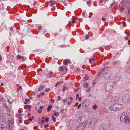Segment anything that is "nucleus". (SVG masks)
Instances as JSON below:
<instances>
[{"mask_svg":"<svg viewBox=\"0 0 130 130\" xmlns=\"http://www.w3.org/2000/svg\"><path fill=\"white\" fill-rule=\"evenodd\" d=\"M61 99V97L60 96H58V101H59Z\"/></svg>","mask_w":130,"mask_h":130,"instance_id":"49530a36","label":"nucleus"},{"mask_svg":"<svg viewBox=\"0 0 130 130\" xmlns=\"http://www.w3.org/2000/svg\"><path fill=\"white\" fill-rule=\"evenodd\" d=\"M39 108H40V109H41V110H42L43 109V107L42 106H40V107Z\"/></svg>","mask_w":130,"mask_h":130,"instance_id":"69168bd1","label":"nucleus"},{"mask_svg":"<svg viewBox=\"0 0 130 130\" xmlns=\"http://www.w3.org/2000/svg\"><path fill=\"white\" fill-rule=\"evenodd\" d=\"M116 5V4L115 3H113L110 5V7L111 8H114Z\"/></svg>","mask_w":130,"mask_h":130,"instance_id":"c756f323","label":"nucleus"},{"mask_svg":"<svg viewBox=\"0 0 130 130\" xmlns=\"http://www.w3.org/2000/svg\"><path fill=\"white\" fill-rule=\"evenodd\" d=\"M128 0H123L122 2V3L123 6L125 5L127 3Z\"/></svg>","mask_w":130,"mask_h":130,"instance_id":"aec40b11","label":"nucleus"},{"mask_svg":"<svg viewBox=\"0 0 130 130\" xmlns=\"http://www.w3.org/2000/svg\"><path fill=\"white\" fill-rule=\"evenodd\" d=\"M3 106L4 108H5V109H8V108H9V107H8L6 103H3Z\"/></svg>","mask_w":130,"mask_h":130,"instance_id":"f3484780","label":"nucleus"},{"mask_svg":"<svg viewBox=\"0 0 130 130\" xmlns=\"http://www.w3.org/2000/svg\"><path fill=\"white\" fill-rule=\"evenodd\" d=\"M53 74V73L52 71L49 72L47 74V76L46 77L48 76V77L49 78H51L52 77V75Z\"/></svg>","mask_w":130,"mask_h":130,"instance_id":"dca6fc26","label":"nucleus"},{"mask_svg":"<svg viewBox=\"0 0 130 130\" xmlns=\"http://www.w3.org/2000/svg\"><path fill=\"white\" fill-rule=\"evenodd\" d=\"M7 125L4 121L0 122V130H7Z\"/></svg>","mask_w":130,"mask_h":130,"instance_id":"20e7f679","label":"nucleus"},{"mask_svg":"<svg viewBox=\"0 0 130 130\" xmlns=\"http://www.w3.org/2000/svg\"><path fill=\"white\" fill-rule=\"evenodd\" d=\"M129 99V95L127 94L124 95L122 96L121 101L123 103H126L128 101Z\"/></svg>","mask_w":130,"mask_h":130,"instance_id":"39448f33","label":"nucleus"},{"mask_svg":"<svg viewBox=\"0 0 130 130\" xmlns=\"http://www.w3.org/2000/svg\"><path fill=\"white\" fill-rule=\"evenodd\" d=\"M127 21L129 22H130V18L128 19H127Z\"/></svg>","mask_w":130,"mask_h":130,"instance_id":"0e129e2a","label":"nucleus"},{"mask_svg":"<svg viewBox=\"0 0 130 130\" xmlns=\"http://www.w3.org/2000/svg\"><path fill=\"white\" fill-rule=\"evenodd\" d=\"M106 88L105 90L107 92L110 91L115 86L114 83L111 82H106L105 83Z\"/></svg>","mask_w":130,"mask_h":130,"instance_id":"f257e3e1","label":"nucleus"},{"mask_svg":"<svg viewBox=\"0 0 130 130\" xmlns=\"http://www.w3.org/2000/svg\"><path fill=\"white\" fill-rule=\"evenodd\" d=\"M38 28L39 30H40L42 29V27L41 26H38Z\"/></svg>","mask_w":130,"mask_h":130,"instance_id":"ea45409f","label":"nucleus"},{"mask_svg":"<svg viewBox=\"0 0 130 130\" xmlns=\"http://www.w3.org/2000/svg\"><path fill=\"white\" fill-rule=\"evenodd\" d=\"M48 127V125L47 124V125H45L44 126V127L45 128H47V127Z\"/></svg>","mask_w":130,"mask_h":130,"instance_id":"6e6d98bb","label":"nucleus"},{"mask_svg":"<svg viewBox=\"0 0 130 130\" xmlns=\"http://www.w3.org/2000/svg\"><path fill=\"white\" fill-rule=\"evenodd\" d=\"M30 101V100L29 99H26L25 100V101H27L28 102V101Z\"/></svg>","mask_w":130,"mask_h":130,"instance_id":"a18cd8bd","label":"nucleus"},{"mask_svg":"<svg viewBox=\"0 0 130 130\" xmlns=\"http://www.w3.org/2000/svg\"><path fill=\"white\" fill-rule=\"evenodd\" d=\"M90 103V101L88 99H86L83 101L82 103V106L85 108L89 106Z\"/></svg>","mask_w":130,"mask_h":130,"instance_id":"423d86ee","label":"nucleus"},{"mask_svg":"<svg viewBox=\"0 0 130 130\" xmlns=\"http://www.w3.org/2000/svg\"><path fill=\"white\" fill-rule=\"evenodd\" d=\"M108 0H100L99 1V3L100 4H101L103 2L107 1Z\"/></svg>","mask_w":130,"mask_h":130,"instance_id":"2f4dec72","label":"nucleus"},{"mask_svg":"<svg viewBox=\"0 0 130 130\" xmlns=\"http://www.w3.org/2000/svg\"><path fill=\"white\" fill-rule=\"evenodd\" d=\"M43 86H40L38 89V91H41L43 89Z\"/></svg>","mask_w":130,"mask_h":130,"instance_id":"bb28decb","label":"nucleus"},{"mask_svg":"<svg viewBox=\"0 0 130 130\" xmlns=\"http://www.w3.org/2000/svg\"><path fill=\"white\" fill-rule=\"evenodd\" d=\"M65 88H66L65 86H64L63 87V89L62 90V91L63 92H64L65 91Z\"/></svg>","mask_w":130,"mask_h":130,"instance_id":"79ce46f5","label":"nucleus"},{"mask_svg":"<svg viewBox=\"0 0 130 130\" xmlns=\"http://www.w3.org/2000/svg\"><path fill=\"white\" fill-rule=\"evenodd\" d=\"M124 121L125 123L126 124L129 123H130V119L128 117V116H127L126 117Z\"/></svg>","mask_w":130,"mask_h":130,"instance_id":"4468645a","label":"nucleus"},{"mask_svg":"<svg viewBox=\"0 0 130 130\" xmlns=\"http://www.w3.org/2000/svg\"><path fill=\"white\" fill-rule=\"evenodd\" d=\"M88 84L87 82L84 85V88H87L88 87Z\"/></svg>","mask_w":130,"mask_h":130,"instance_id":"7c9ffc66","label":"nucleus"},{"mask_svg":"<svg viewBox=\"0 0 130 130\" xmlns=\"http://www.w3.org/2000/svg\"><path fill=\"white\" fill-rule=\"evenodd\" d=\"M54 115L55 116H59V114L58 112L55 111L53 113Z\"/></svg>","mask_w":130,"mask_h":130,"instance_id":"5701e85b","label":"nucleus"},{"mask_svg":"<svg viewBox=\"0 0 130 130\" xmlns=\"http://www.w3.org/2000/svg\"><path fill=\"white\" fill-rule=\"evenodd\" d=\"M85 118L84 117H80L79 119H78V122L79 123H82L83 122L85 121Z\"/></svg>","mask_w":130,"mask_h":130,"instance_id":"2eb2a0df","label":"nucleus"},{"mask_svg":"<svg viewBox=\"0 0 130 130\" xmlns=\"http://www.w3.org/2000/svg\"><path fill=\"white\" fill-rule=\"evenodd\" d=\"M78 103L77 102V103H76L75 105H74V106H77L78 105Z\"/></svg>","mask_w":130,"mask_h":130,"instance_id":"680f3d73","label":"nucleus"},{"mask_svg":"<svg viewBox=\"0 0 130 130\" xmlns=\"http://www.w3.org/2000/svg\"><path fill=\"white\" fill-rule=\"evenodd\" d=\"M49 118L48 117H46L45 118V121L47 122H48Z\"/></svg>","mask_w":130,"mask_h":130,"instance_id":"4c0bfd02","label":"nucleus"},{"mask_svg":"<svg viewBox=\"0 0 130 130\" xmlns=\"http://www.w3.org/2000/svg\"><path fill=\"white\" fill-rule=\"evenodd\" d=\"M42 111V110L41 109H38V112L39 113H41V112Z\"/></svg>","mask_w":130,"mask_h":130,"instance_id":"58836bf2","label":"nucleus"},{"mask_svg":"<svg viewBox=\"0 0 130 130\" xmlns=\"http://www.w3.org/2000/svg\"><path fill=\"white\" fill-rule=\"evenodd\" d=\"M63 82L62 81H60L57 82L55 85V87H56L58 85H60L63 83Z\"/></svg>","mask_w":130,"mask_h":130,"instance_id":"6ab92c4d","label":"nucleus"},{"mask_svg":"<svg viewBox=\"0 0 130 130\" xmlns=\"http://www.w3.org/2000/svg\"><path fill=\"white\" fill-rule=\"evenodd\" d=\"M128 72L130 74V67L129 68V69L127 70Z\"/></svg>","mask_w":130,"mask_h":130,"instance_id":"864d4df0","label":"nucleus"},{"mask_svg":"<svg viewBox=\"0 0 130 130\" xmlns=\"http://www.w3.org/2000/svg\"><path fill=\"white\" fill-rule=\"evenodd\" d=\"M102 20L103 21H106V19L105 18H104L103 17H102Z\"/></svg>","mask_w":130,"mask_h":130,"instance_id":"37998d69","label":"nucleus"},{"mask_svg":"<svg viewBox=\"0 0 130 130\" xmlns=\"http://www.w3.org/2000/svg\"><path fill=\"white\" fill-rule=\"evenodd\" d=\"M31 105H25L24 107V108L25 109H27V108H31Z\"/></svg>","mask_w":130,"mask_h":130,"instance_id":"b1692460","label":"nucleus"},{"mask_svg":"<svg viewBox=\"0 0 130 130\" xmlns=\"http://www.w3.org/2000/svg\"><path fill=\"white\" fill-rule=\"evenodd\" d=\"M19 122L20 123H22V118L21 117L19 116Z\"/></svg>","mask_w":130,"mask_h":130,"instance_id":"cd10ccee","label":"nucleus"},{"mask_svg":"<svg viewBox=\"0 0 130 130\" xmlns=\"http://www.w3.org/2000/svg\"><path fill=\"white\" fill-rule=\"evenodd\" d=\"M89 123L88 125V127H92L94 125L95 123L96 122L97 120L95 118L92 119L90 121H88Z\"/></svg>","mask_w":130,"mask_h":130,"instance_id":"1a4fd4ad","label":"nucleus"},{"mask_svg":"<svg viewBox=\"0 0 130 130\" xmlns=\"http://www.w3.org/2000/svg\"><path fill=\"white\" fill-rule=\"evenodd\" d=\"M78 96H79V94H77L76 95V99H78Z\"/></svg>","mask_w":130,"mask_h":130,"instance_id":"052dcab7","label":"nucleus"},{"mask_svg":"<svg viewBox=\"0 0 130 130\" xmlns=\"http://www.w3.org/2000/svg\"><path fill=\"white\" fill-rule=\"evenodd\" d=\"M50 89L49 88L46 89L45 90V92H47L48 91H50Z\"/></svg>","mask_w":130,"mask_h":130,"instance_id":"72a5a7b5","label":"nucleus"},{"mask_svg":"<svg viewBox=\"0 0 130 130\" xmlns=\"http://www.w3.org/2000/svg\"><path fill=\"white\" fill-rule=\"evenodd\" d=\"M85 38L86 39H87L89 38V36L88 35H86V36Z\"/></svg>","mask_w":130,"mask_h":130,"instance_id":"8fccbe9b","label":"nucleus"},{"mask_svg":"<svg viewBox=\"0 0 130 130\" xmlns=\"http://www.w3.org/2000/svg\"><path fill=\"white\" fill-rule=\"evenodd\" d=\"M40 93L41 94V95L42 96L44 95L45 94L44 92H41Z\"/></svg>","mask_w":130,"mask_h":130,"instance_id":"13d9d810","label":"nucleus"},{"mask_svg":"<svg viewBox=\"0 0 130 130\" xmlns=\"http://www.w3.org/2000/svg\"><path fill=\"white\" fill-rule=\"evenodd\" d=\"M68 99H70V100H71L70 101H71H71L73 100V99L72 98H71V97H70V98H68Z\"/></svg>","mask_w":130,"mask_h":130,"instance_id":"bf43d9fd","label":"nucleus"},{"mask_svg":"<svg viewBox=\"0 0 130 130\" xmlns=\"http://www.w3.org/2000/svg\"><path fill=\"white\" fill-rule=\"evenodd\" d=\"M52 117L53 122H55L56 121V118L54 117L53 115L52 116Z\"/></svg>","mask_w":130,"mask_h":130,"instance_id":"a878e982","label":"nucleus"},{"mask_svg":"<svg viewBox=\"0 0 130 130\" xmlns=\"http://www.w3.org/2000/svg\"><path fill=\"white\" fill-rule=\"evenodd\" d=\"M50 2L51 3V5H53L55 4L56 3V2L55 1H50Z\"/></svg>","mask_w":130,"mask_h":130,"instance_id":"c85d7f7f","label":"nucleus"},{"mask_svg":"<svg viewBox=\"0 0 130 130\" xmlns=\"http://www.w3.org/2000/svg\"><path fill=\"white\" fill-rule=\"evenodd\" d=\"M122 108L123 106L121 104H115L110 106V109L112 110L116 111Z\"/></svg>","mask_w":130,"mask_h":130,"instance_id":"f03ea898","label":"nucleus"},{"mask_svg":"<svg viewBox=\"0 0 130 130\" xmlns=\"http://www.w3.org/2000/svg\"><path fill=\"white\" fill-rule=\"evenodd\" d=\"M90 0L88 2H87V5L89 6H90Z\"/></svg>","mask_w":130,"mask_h":130,"instance_id":"c9c22d12","label":"nucleus"},{"mask_svg":"<svg viewBox=\"0 0 130 130\" xmlns=\"http://www.w3.org/2000/svg\"><path fill=\"white\" fill-rule=\"evenodd\" d=\"M8 102L10 104H12V103L11 101H10V100H8Z\"/></svg>","mask_w":130,"mask_h":130,"instance_id":"5fc2aeb1","label":"nucleus"},{"mask_svg":"<svg viewBox=\"0 0 130 130\" xmlns=\"http://www.w3.org/2000/svg\"><path fill=\"white\" fill-rule=\"evenodd\" d=\"M72 22L73 23H75V21L74 19H72Z\"/></svg>","mask_w":130,"mask_h":130,"instance_id":"c03bdc74","label":"nucleus"},{"mask_svg":"<svg viewBox=\"0 0 130 130\" xmlns=\"http://www.w3.org/2000/svg\"><path fill=\"white\" fill-rule=\"evenodd\" d=\"M67 100H66V99H64L63 100H62V101H63V102H66L67 101Z\"/></svg>","mask_w":130,"mask_h":130,"instance_id":"3c124183","label":"nucleus"},{"mask_svg":"<svg viewBox=\"0 0 130 130\" xmlns=\"http://www.w3.org/2000/svg\"><path fill=\"white\" fill-rule=\"evenodd\" d=\"M85 11H83V14H82V15L83 16H84H84H85Z\"/></svg>","mask_w":130,"mask_h":130,"instance_id":"4d7b16f0","label":"nucleus"},{"mask_svg":"<svg viewBox=\"0 0 130 130\" xmlns=\"http://www.w3.org/2000/svg\"><path fill=\"white\" fill-rule=\"evenodd\" d=\"M95 60V59L94 58V57H92L91 58H90L89 59V63L91 64L92 63V61H94Z\"/></svg>","mask_w":130,"mask_h":130,"instance_id":"412c9836","label":"nucleus"},{"mask_svg":"<svg viewBox=\"0 0 130 130\" xmlns=\"http://www.w3.org/2000/svg\"><path fill=\"white\" fill-rule=\"evenodd\" d=\"M103 76L105 79L110 80L111 76V72L109 70H108L105 72Z\"/></svg>","mask_w":130,"mask_h":130,"instance_id":"7ed1b4c3","label":"nucleus"},{"mask_svg":"<svg viewBox=\"0 0 130 130\" xmlns=\"http://www.w3.org/2000/svg\"><path fill=\"white\" fill-rule=\"evenodd\" d=\"M33 117H32V118H30L28 119V120L30 121H31L33 119Z\"/></svg>","mask_w":130,"mask_h":130,"instance_id":"a19ab883","label":"nucleus"},{"mask_svg":"<svg viewBox=\"0 0 130 130\" xmlns=\"http://www.w3.org/2000/svg\"><path fill=\"white\" fill-rule=\"evenodd\" d=\"M8 124V129L9 130L12 129L13 127L14 124V121L13 120H9L7 121Z\"/></svg>","mask_w":130,"mask_h":130,"instance_id":"0eeeda50","label":"nucleus"},{"mask_svg":"<svg viewBox=\"0 0 130 130\" xmlns=\"http://www.w3.org/2000/svg\"><path fill=\"white\" fill-rule=\"evenodd\" d=\"M82 99V98L81 97H80L78 98V101L79 102H80L81 101V99Z\"/></svg>","mask_w":130,"mask_h":130,"instance_id":"09e8293b","label":"nucleus"},{"mask_svg":"<svg viewBox=\"0 0 130 130\" xmlns=\"http://www.w3.org/2000/svg\"><path fill=\"white\" fill-rule=\"evenodd\" d=\"M41 95H40V94H38V95H37V96H38V98H39L40 97V96Z\"/></svg>","mask_w":130,"mask_h":130,"instance_id":"338daca9","label":"nucleus"},{"mask_svg":"<svg viewBox=\"0 0 130 130\" xmlns=\"http://www.w3.org/2000/svg\"><path fill=\"white\" fill-rule=\"evenodd\" d=\"M87 124V123L86 122L78 125L77 127V130H83L85 128Z\"/></svg>","mask_w":130,"mask_h":130,"instance_id":"9d476101","label":"nucleus"},{"mask_svg":"<svg viewBox=\"0 0 130 130\" xmlns=\"http://www.w3.org/2000/svg\"><path fill=\"white\" fill-rule=\"evenodd\" d=\"M109 125L107 123H104L101 125L99 127L100 130H107L109 128Z\"/></svg>","mask_w":130,"mask_h":130,"instance_id":"6e6552de","label":"nucleus"},{"mask_svg":"<svg viewBox=\"0 0 130 130\" xmlns=\"http://www.w3.org/2000/svg\"><path fill=\"white\" fill-rule=\"evenodd\" d=\"M71 63V61L69 59H66L63 61V63L65 65H67Z\"/></svg>","mask_w":130,"mask_h":130,"instance_id":"ddd939ff","label":"nucleus"},{"mask_svg":"<svg viewBox=\"0 0 130 130\" xmlns=\"http://www.w3.org/2000/svg\"><path fill=\"white\" fill-rule=\"evenodd\" d=\"M92 107L94 109H96L97 107V106H96V105H93V106H92Z\"/></svg>","mask_w":130,"mask_h":130,"instance_id":"473e14b6","label":"nucleus"},{"mask_svg":"<svg viewBox=\"0 0 130 130\" xmlns=\"http://www.w3.org/2000/svg\"><path fill=\"white\" fill-rule=\"evenodd\" d=\"M61 112H63V111H64V110L63 109H62L60 110Z\"/></svg>","mask_w":130,"mask_h":130,"instance_id":"774afa93","label":"nucleus"},{"mask_svg":"<svg viewBox=\"0 0 130 130\" xmlns=\"http://www.w3.org/2000/svg\"><path fill=\"white\" fill-rule=\"evenodd\" d=\"M17 59L18 60L19 59L20 60V61H24L25 60L24 57H17Z\"/></svg>","mask_w":130,"mask_h":130,"instance_id":"4be33fe9","label":"nucleus"},{"mask_svg":"<svg viewBox=\"0 0 130 130\" xmlns=\"http://www.w3.org/2000/svg\"><path fill=\"white\" fill-rule=\"evenodd\" d=\"M120 9L122 11L124 10V8L123 7H121V8H120Z\"/></svg>","mask_w":130,"mask_h":130,"instance_id":"de8ad7c7","label":"nucleus"},{"mask_svg":"<svg viewBox=\"0 0 130 130\" xmlns=\"http://www.w3.org/2000/svg\"><path fill=\"white\" fill-rule=\"evenodd\" d=\"M126 116V112H124L121 115L120 118V121H121L123 122L124 121L125 119Z\"/></svg>","mask_w":130,"mask_h":130,"instance_id":"9b49d317","label":"nucleus"},{"mask_svg":"<svg viewBox=\"0 0 130 130\" xmlns=\"http://www.w3.org/2000/svg\"><path fill=\"white\" fill-rule=\"evenodd\" d=\"M60 46L61 47H65V46L64 45H61Z\"/></svg>","mask_w":130,"mask_h":130,"instance_id":"e2e57ef3","label":"nucleus"},{"mask_svg":"<svg viewBox=\"0 0 130 130\" xmlns=\"http://www.w3.org/2000/svg\"><path fill=\"white\" fill-rule=\"evenodd\" d=\"M84 80H87L89 79V78L87 76L84 77Z\"/></svg>","mask_w":130,"mask_h":130,"instance_id":"e433bc0d","label":"nucleus"},{"mask_svg":"<svg viewBox=\"0 0 130 130\" xmlns=\"http://www.w3.org/2000/svg\"><path fill=\"white\" fill-rule=\"evenodd\" d=\"M41 119H42V121L41 122V124H42L44 122V118L42 117L41 118Z\"/></svg>","mask_w":130,"mask_h":130,"instance_id":"f704fd0d","label":"nucleus"},{"mask_svg":"<svg viewBox=\"0 0 130 130\" xmlns=\"http://www.w3.org/2000/svg\"><path fill=\"white\" fill-rule=\"evenodd\" d=\"M81 104H79L78 106H77V108L78 109L81 106Z\"/></svg>","mask_w":130,"mask_h":130,"instance_id":"603ef678","label":"nucleus"},{"mask_svg":"<svg viewBox=\"0 0 130 130\" xmlns=\"http://www.w3.org/2000/svg\"><path fill=\"white\" fill-rule=\"evenodd\" d=\"M5 113L7 114L8 116H10L11 115V111L10 108L5 109Z\"/></svg>","mask_w":130,"mask_h":130,"instance_id":"f8f14e48","label":"nucleus"},{"mask_svg":"<svg viewBox=\"0 0 130 130\" xmlns=\"http://www.w3.org/2000/svg\"><path fill=\"white\" fill-rule=\"evenodd\" d=\"M52 106L51 105H50L47 108V111H49L51 110V108H52Z\"/></svg>","mask_w":130,"mask_h":130,"instance_id":"393cba45","label":"nucleus"},{"mask_svg":"<svg viewBox=\"0 0 130 130\" xmlns=\"http://www.w3.org/2000/svg\"><path fill=\"white\" fill-rule=\"evenodd\" d=\"M119 98L117 96H115L113 98V100L115 102H117L119 101Z\"/></svg>","mask_w":130,"mask_h":130,"instance_id":"a211bd4d","label":"nucleus"}]
</instances>
